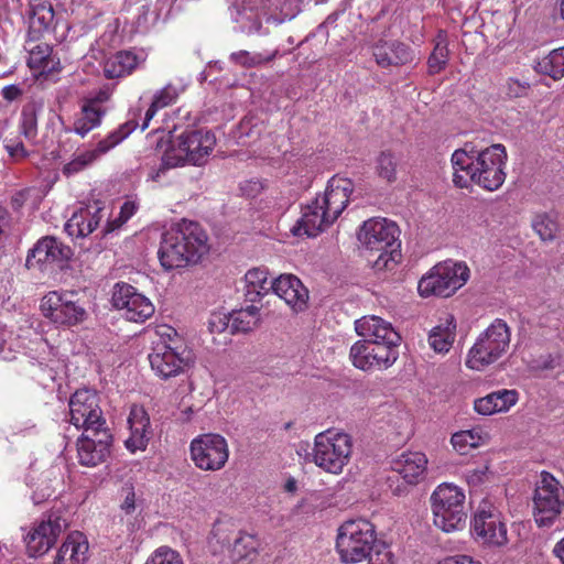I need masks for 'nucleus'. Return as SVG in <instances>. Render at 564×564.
<instances>
[{"mask_svg":"<svg viewBox=\"0 0 564 564\" xmlns=\"http://www.w3.org/2000/svg\"><path fill=\"white\" fill-rule=\"evenodd\" d=\"M487 471H488L487 466H480L477 468L466 469L465 478L470 486L476 487L484 482V480L487 477Z\"/></svg>","mask_w":564,"mask_h":564,"instance_id":"bf43d9fd","label":"nucleus"},{"mask_svg":"<svg viewBox=\"0 0 564 564\" xmlns=\"http://www.w3.org/2000/svg\"><path fill=\"white\" fill-rule=\"evenodd\" d=\"M140 63V57L131 51H120L109 57L104 66L107 78H118L129 75Z\"/></svg>","mask_w":564,"mask_h":564,"instance_id":"c9c22d12","label":"nucleus"},{"mask_svg":"<svg viewBox=\"0 0 564 564\" xmlns=\"http://www.w3.org/2000/svg\"><path fill=\"white\" fill-rule=\"evenodd\" d=\"M112 434L108 426L84 431L77 440L78 462L83 466L95 467L110 455Z\"/></svg>","mask_w":564,"mask_h":564,"instance_id":"aec40b11","label":"nucleus"},{"mask_svg":"<svg viewBox=\"0 0 564 564\" xmlns=\"http://www.w3.org/2000/svg\"><path fill=\"white\" fill-rule=\"evenodd\" d=\"M539 73L547 75L553 79L564 77V46L553 50L536 64Z\"/></svg>","mask_w":564,"mask_h":564,"instance_id":"a19ab883","label":"nucleus"},{"mask_svg":"<svg viewBox=\"0 0 564 564\" xmlns=\"http://www.w3.org/2000/svg\"><path fill=\"white\" fill-rule=\"evenodd\" d=\"M128 425L130 436L124 442L126 447L131 453L145 449L152 434L150 417L145 410L133 405L129 413Z\"/></svg>","mask_w":564,"mask_h":564,"instance_id":"cd10ccee","label":"nucleus"},{"mask_svg":"<svg viewBox=\"0 0 564 564\" xmlns=\"http://www.w3.org/2000/svg\"><path fill=\"white\" fill-rule=\"evenodd\" d=\"M564 509V487L550 473L542 471L533 494V517L538 527H551Z\"/></svg>","mask_w":564,"mask_h":564,"instance_id":"ddd939ff","label":"nucleus"},{"mask_svg":"<svg viewBox=\"0 0 564 564\" xmlns=\"http://www.w3.org/2000/svg\"><path fill=\"white\" fill-rule=\"evenodd\" d=\"M448 55L449 51L447 47L446 37L443 32H440L434 50L427 61L429 72L431 74H438L442 72L447 65Z\"/></svg>","mask_w":564,"mask_h":564,"instance_id":"a18cd8bd","label":"nucleus"},{"mask_svg":"<svg viewBox=\"0 0 564 564\" xmlns=\"http://www.w3.org/2000/svg\"><path fill=\"white\" fill-rule=\"evenodd\" d=\"M29 42L28 65L40 75H48L57 72L61 67L59 58L53 53V47L47 43L32 44Z\"/></svg>","mask_w":564,"mask_h":564,"instance_id":"7c9ffc66","label":"nucleus"},{"mask_svg":"<svg viewBox=\"0 0 564 564\" xmlns=\"http://www.w3.org/2000/svg\"><path fill=\"white\" fill-rule=\"evenodd\" d=\"M105 115L106 108L100 105L99 100L85 99L80 106L79 113L74 120L72 131L84 138L101 124Z\"/></svg>","mask_w":564,"mask_h":564,"instance_id":"2f4dec72","label":"nucleus"},{"mask_svg":"<svg viewBox=\"0 0 564 564\" xmlns=\"http://www.w3.org/2000/svg\"><path fill=\"white\" fill-rule=\"evenodd\" d=\"M518 400L516 390H498L475 401L474 409L482 415L508 411Z\"/></svg>","mask_w":564,"mask_h":564,"instance_id":"72a5a7b5","label":"nucleus"},{"mask_svg":"<svg viewBox=\"0 0 564 564\" xmlns=\"http://www.w3.org/2000/svg\"><path fill=\"white\" fill-rule=\"evenodd\" d=\"M161 334L167 339L162 338L153 346L149 361L156 376L169 379L183 373L189 367L193 362V352L174 328L165 327Z\"/></svg>","mask_w":564,"mask_h":564,"instance_id":"6e6552de","label":"nucleus"},{"mask_svg":"<svg viewBox=\"0 0 564 564\" xmlns=\"http://www.w3.org/2000/svg\"><path fill=\"white\" fill-rule=\"evenodd\" d=\"M191 458L202 470L216 471L221 469L229 458L226 438L219 434L207 433L195 437L189 446Z\"/></svg>","mask_w":564,"mask_h":564,"instance_id":"2eb2a0df","label":"nucleus"},{"mask_svg":"<svg viewBox=\"0 0 564 564\" xmlns=\"http://www.w3.org/2000/svg\"><path fill=\"white\" fill-rule=\"evenodd\" d=\"M372 356L371 340L368 338L356 341L349 352L352 365L361 370L377 369L376 361L371 358Z\"/></svg>","mask_w":564,"mask_h":564,"instance_id":"79ce46f5","label":"nucleus"},{"mask_svg":"<svg viewBox=\"0 0 564 564\" xmlns=\"http://www.w3.org/2000/svg\"><path fill=\"white\" fill-rule=\"evenodd\" d=\"M68 406L70 423L77 429H83V432L89 429L107 426L96 391L90 389L77 390L70 397Z\"/></svg>","mask_w":564,"mask_h":564,"instance_id":"f3484780","label":"nucleus"},{"mask_svg":"<svg viewBox=\"0 0 564 564\" xmlns=\"http://www.w3.org/2000/svg\"><path fill=\"white\" fill-rule=\"evenodd\" d=\"M454 318H447L445 324L433 327L429 334V344L437 354H446L453 346L456 334Z\"/></svg>","mask_w":564,"mask_h":564,"instance_id":"58836bf2","label":"nucleus"},{"mask_svg":"<svg viewBox=\"0 0 564 564\" xmlns=\"http://www.w3.org/2000/svg\"><path fill=\"white\" fill-rule=\"evenodd\" d=\"M208 546L214 555L220 556L223 564H239L256 556L259 541L228 522L217 521L212 529Z\"/></svg>","mask_w":564,"mask_h":564,"instance_id":"39448f33","label":"nucleus"},{"mask_svg":"<svg viewBox=\"0 0 564 564\" xmlns=\"http://www.w3.org/2000/svg\"><path fill=\"white\" fill-rule=\"evenodd\" d=\"M561 366L562 356L558 352L541 355L531 362V368L534 370H553Z\"/></svg>","mask_w":564,"mask_h":564,"instance_id":"4d7b16f0","label":"nucleus"},{"mask_svg":"<svg viewBox=\"0 0 564 564\" xmlns=\"http://www.w3.org/2000/svg\"><path fill=\"white\" fill-rule=\"evenodd\" d=\"M481 436L474 430L459 431L452 435L453 447L460 455H466L470 448L479 446Z\"/></svg>","mask_w":564,"mask_h":564,"instance_id":"de8ad7c7","label":"nucleus"},{"mask_svg":"<svg viewBox=\"0 0 564 564\" xmlns=\"http://www.w3.org/2000/svg\"><path fill=\"white\" fill-rule=\"evenodd\" d=\"M178 137L185 152L188 153V163L193 165L204 164L216 144L215 134L205 129L186 130Z\"/></svg>","mask_w":564,"mask_h":564,"instance_id":"b1692460","label":"nucleus"},{"mask_svg":"<svg viewBox=\"0 0 564 564\" xmlns=\"http://www.w3.org/2000/svg\"><path fill=\"white\" fill-rule=\"evenodd\" d=\"M88 541L79 532H70L59 547L54 564H84L88 558Z\"/></svg>","mask_w":564,"mask_h":564,"instance_id":"c756f323","label":"nucleus"},{"mask_svg":"<svg viewBox=\"0 0 564 564\" xmlns=\"http://www.w3.org/2000/svg\"><path fill=\"white\" fill-rule=\"evenodd\" d=\"M351 453V436L345 432L329 429L315 436L314 446L311 452H306V458L323 470L338 475L349 463Z\"/></svg>","mask_w":564,"mask_h":564,"instance_id":"423d86ee","label":"nucleus"},{"mask_svg":"<svg viewBox=\"0 0 564 564\" xmlns=\"http://www.w3.org/2000/svg\"><path fill=\"white\" fill-rule=\"evenodd\" d=\"M511 332L508 324L496 318L477 338L469 349L466 366L473 370H482L496 362L508 350Z\"/></svg>","mask_w":564,"mask_h":564,"instance_id":"9d476101","label":"nucleus"},{"mask_svg":"<svg viewBox=\"0 0 564 564\" xmlns=\"http://www.w3.org/2000/svg\"><path fill=\"white\" fill-rule=\"evenodd\" d=\"M532 227L543 241H552L558 231L557 223L549 215H538Z\"/></svg>","mask_w":564,"mask_h":564,"instance_id":"8fccbe9b","label":"nucleus"},{"mask_svg":"<svg viewBox=\"0 0 564 564\" xmlns=\"http://www.w3.org/2000/svg\"><path fill=\"white\" fill-rule=\"evenodd\" d=\"M144 564H184L182 556L169 546L156 549Z\"/></svg>","mask_w":564,"mask_h":564,"instance_id":"603ef678","label":"nucleus"},{"mask_svg":"<svg viewBox=\"0 0 564 564\" xmlns=\"http://www.w3.org/2000/svg\"><path fill=\"white\" fill-rule=\"evenodd\" d=\"M164 4V0H156L153 7H141L140 13L137 18V26L141 32H148L158 23L160 20V10L163 9Z\"/></svg>","mask_w":564,"mask_h":564,"instance_id":"09e8293b","label":"nucleus"},{"mask_svg":"<svg viewBox=\"0 0 564 564\" xmlns=\"http://www.w3.org/2000/svg\"><path fill=\"white\" fill-rule=\"evenodd\" d=\"M369 564H395V557L389 545L384 542L376 540V543L369 555H367Z\"/></svg>","mask_w":564,"mask_h":564,"instance_id":"864d4df0","label":"nucleus"},{"mask_svg":"<svg viewBox=\"0 0 564 564\" xmlns=\"http://www.w3.org/2000/svg\"><path fill=\"white\" fill-rule=\"evenodd\" d=\"M386 13L384 8L381 9L380 13L371 20V22L367 25V30L370 32V40L367 41V43H370L376 36L383 35L386 32L387 25L382 26V30H378L376 28L378 21L380 20L381 15Z\"/></svg>","mask_w":564,"mask_h":564,"instance_id":"69168bd1","label":"nucleus"},{"mask_svg":"<svg viewBox=\"0 0 564 564\" xmlns=\"http://www.w3.org/2000/svg\"><path fill=\"white\" fill-rule=\"evenodd\" d=\"M53 475V469L45 470L35 482L31 484L33 488L32 500L35 505L42 503L55 494L54 482H57V478H52Z\"/></svg>","mask_w":564,"mask_h":564,"instance_id":"37998d69","label":"nucleus"},{"mask_svg":"<svg viewBox=\"0 0 564 564\" xmlns=\"http://www.w3.org/2000/svg\"><path fill=\"white\" fill-rule=\"evenodd\" d=\"M246 296L250 302H256L267 295L273 289V281L269 280L267 269L253 268L245 275Z\"/></svg>","mask_w":564,"mask_h":564,"instance_id":"e433bc0d","label":"nucleus"},{"mask_svg":"<svg viewBox=\"0 0 564 564\" xmlns=\"http://www.w3.org/2000/svg\"><path fill=\"white\" fill-rule=\"evenodd\" d=\"M138 122L134 119H130L124 123L120 124L117 129L109 132L104 139H101L95 149L87 150L76 155L70 162L64 165L63 174L66 176L74 175L88 165L97 161L101 155L108 153L115 147L126 140L135 129Z\"/></svg>","mask_w":564,"mask_h":564,"instance_id":"a211bd4d","label":"nucleus"},{"mask_svg":"<svg viewBox=\"0 0 564 564\" xmlns=\"http://www.w3.org/2000/svg\"><path fill=\"white\" fill-rule=\"evenodd\" d=\"M112 304L123 311V316L134 323H143L154 313L153 303L128 283H116L112 292Z\"/></svg>","mask_w":564,"mask_h":564,"instance_id":"412c9836","label":"nucleus"},{"mask_svg":"<svg viewBox=\"0 0 564 564\" xmlns=\"http://www.w3.org/2000/svg\"><path fill=\"white\" fill-rule=\"evenodd\" d=\"M20 135H7L3 139V148L10 159L14 162H21L30 156L31 152L26 149L25 143L21 140Z\"/></svg>","mask_w":564,"mask_h":564,"instance_id":"3c124183","label":"nucleus"},{"mask_svg":"<svg viewBox=\"0 0 564 564\" xmlns=\"http://www.w3.org/2000/svg\"><path fill=\"white\" fill-rule=\"evenodd\" d=\"M272 291L295 312L303 311L306 306L308 291L293 274H281L274 279Z\"/></svg>","mask_w":564,"mask_h":564,"instance_id":"a878e982","label":"nucleus"},{"mask_svg":"<svg viewBox=\"0 0 564 564\" xmlns=\"http://www.w3.org/2000/svg\"><path fill=\"white\" fill-rule=\"evenodd\" d=\"M399 227L386 218H371L364 221L359 232V242L370 251L378 252L372 261L376 271L392 270L401 258Z\"/></svg>","mask_w":564,"mask_h":564,"instance_id":"20e7f679","label":"nucleus"},{"mask_svg":"<svg viewBox=\"0 0 564 564\" xmlns=\"http://www.w3.org/2000/svg\"><path fill=\"white\" fill-rule=\"evenodd\" d=\"M230 313L213 312L208 318V329L213 334H220L225 330L230 332Z\"/></svg>","mask_w":564,"mask_h":564,"instance_id":"6e6d98bb","label":"nucleus"},{"mask_svg":"<svg viewBox=\"0 0 564 564\" xmlns=\"http://www.w3.org/2000/svg\"><path fill=\"white\" fill-rule=\"evenodd\" d=\"M507 150L500 143L477 149L473 142H466L452 154L453 182L460 188L475 184L489 192L497 191L507 176Z\"/></svg>","mask_w":564,"mask_h":564,"instance_id":"f257e3e1","label":"nucleus"},{"mask_svg":"<svg viewBox=\"0 0 564 564\" xmlns=\"http://www.w3.org/2000/svg\"><path fill=\"white\" fill-rule=\"evenodd\" d=\"M260 321L259 308L249 305L230 312V334L247 333L256 328Z\"/></svg>","mask_w":564,"mask_h":564,"instance_id":"ea45409f","label":"nucleus"},{"mask_svg":"<svg viewBox=\"0 0 564 564\" xmlns=\"http://www.w3.org/2000/svg\"><path fill=\"white\" fill-rule=\"evenodd\" d=\"M54 10L48 3H37L30 8L28 23L29 37L31 41L37 40L44 32L51 30L54 22Z\"/></svg>","mask_w":564,"mask_h":564,"instance_id":"f704fd0d","label":"nucleus"},{"mask_svg":"<svg viewBox=\"0 0 564 564\" xmlns=\"http://www.w3.org/2000/svg\"><path fill=\"white\" fill-rule=\"evenodd\" d=\"M375 525L362 518L345 521L339 528L336 549L344 563H359L367 558L376 543Z\"/></svg>","mask_w":564,"mask_h":564,"instance_id":"9b49d317","label":"nucleus"},{"mask_svg":"<svg viewBox=\"0 0 564 564\" xmlns=\"http://www.w3.org/2000/svg\"><path fill=\"white\" fill-rule=\"evenodd\" d=\"M67 525L68 521L64 512L57 510L48 513L25 536L29 555L36 557L45 554Z\"/></svg>","mask_w":564,"mask_h":564,"instance_id":"6ab92c4d","label":"nucleus"},{"mask_svg":"<svg viewBox=\"0 0 564 564\" xmlns=\"http://www.w3.org/2000/svg\"><path fill=\"white\" fill-rule=\"evenodd\" d=\"M427 457L422 452L402 453L392 463V470L398 473L408 484H417L424 478L427 469Z\"/></svg>","mask_w":564,"mask_h":564,"instance_id":"c85d7f7f","label":"nucleus"},{"mask_svg":"<svg viewBox=\"0 0 564 564\" xmlns=\"http://www.w3.org/2000/svg\"><path fill=\"white\" fill-rule=\"evenodd\" d=\"M0 94L6 101L12 102L22 97L23 89L20 85L12 84L4 86Z\"/></svg>","mask_w":564,"mask_h":564,"instance_id":"052dcab7","label":"nucleus"},{"mask_svg":"<svg viewBox=\"0 0 564 564\" xmlns=\"http://www.w3.org/2000/svg\"><path fill=\"white\" fill-rule=\"evenodd\" d=\"M70 256L68 246L53 236H45L29 250L25 265L28 269L45 270L48 265L66 262Z\"/></svg>","mask_w":564,"mask_h":564,"instance_id":"4be33fe9","label":"nucleus"},{"mask_svg":"<svg viewBox=\"0 0 564 564\" xmlns=\"http://www.w3.org/2000/svg\"><path fill=\"white\" fill-rule=\"evenodd\" d=\"M105 217V208L97 202L74 212L65 224V231L70 237L85 238L94 232Z\"/></svg>","mask_w":564,"mask_h":564,"instance_id":"393cba45","label":"nucleus"},{"mask_svg":"<svg viewBox=\"0 0 564 564\" xmlns=\"http://www.w3.org/2000/svg\"><path fill=\"white\" fill-rule=\"evenodd\" d=\"M376 63L382 67L401 66L414 59L412 48L399 41L379 40L372 47Z\"/></svg>","mask_w":564,"mask_h":564,"instance_id":"bb28decb","label":"nucleus"},{"mask_svg":"<svg viewBox=\"0 0 564 564\" xmlns=\"http://www.w3.org/2000/svg\"><path fill=\"white\" fill-rule=\"evenodd\" d=\"M552 553L561 564H564V536L555 543Z\"/></svg>","mask_w":564,"mask_h":564,"instance_id":"338daca9","label":"nucleus"},{"mask_svg":"<svg viewBox=\"0 0 564 564\" xmlns=\"http://www.w3.org/2000/svg\"><path fill=\"white\" fill-rule=\"evenodd\" d=\"M43 316L54 324L76 325L86 317V311L69 292L52 291L43 296L40 305Z\"/></svg>","mask_w":564,"mask_h":564,"instance_id":"dca6fc26","label":"nucleus"},{"mask_svg":"<svg viewBox=\"0 0 564 564\" xmlns=\"http://www.w3.org/2000/svg\"><path fill=\"white\" fill-rule=\"evenodd\" d=\"M123 490L126 491V497L123 499V502L121 503V509L127 514H130L135 510V494L131 486L123 488Z\"/></svg>","mask_w":564,"mask_h":564,"instance_id":"0e129e2a","label":"nucleus"},{"mask_svg":"<svg viewBox=\"0 0 564 564\" xmlns=\"http://www.w3.org/2000/svg\"><path fill=\"white\" fill-rule=\"evenodd\" d=\"M155 153L160 158V163L151 167L148 176L151 181L159 182L169 170L187 164L188 159L180 137L171 139L161 133L155 137Z\"/></svg>","mask_w":564,"mask_h":564,"instance_id":"5701e85b","label":"nucleus"},{"mask_svg":"<svg viewBox=\"0 0 564 564\" xmlns=\"http://www.w3.org/2000/svg\"><path fill=\"white\" fill-rule=\"evenodd\" d=\"M469 279V269L464 262L446 260L434 265L421 278L417 291L421 296L447 297L460 289Z\"/></svg>","mask_w":564,"mask_h":564,"instance_id":"f8f14e48","label":"nucleus"},{"mask_svg":"<svg viewBox=\"0 0 564 564\" xmlns=\"http://www.w3.org/2000/svg\"><path fill=\"white\" fill-rule=\"evenodd\" d=\"M354 184L349 178L333 176L325 192L302 209V217L293 228L294 235L315 237L329 227L347 207Z\"/></svg>","mask_w":564,"mask_h":564,"instance_id":"7ed1b4c3","label":"nucleus"},{"mask_svg":"<svg viewBox=\"0 0 564 564\" xmlns=\"http://www.w3.org/2000/svg\"><path fill=\"white\" fill-rule=\"evenodd\" d=\"M355 329L360 337L371 340V358L377 369H387L397 361L401 337L391 323L376 315L364 316L355 322Z\"/></svg>","mask_w":564,"mask_h":564,"instance_id":"0eeeda50","label":"nucleus"},{"mask_svg":"<svg viewBox=\"0 0 564 564\" xmlns=\"http://www.w3.org/2000/svg\"><path fill=\"white\" fill-rule=\"evenodd\" d=\"M31 188H23L15 192L10 199V205L13 210H20L30 197Z\"/></svg>","mask_w":564,"mask_h":564,"instance_id":"680f3d73","label":"nucleus"},{"mask_svg":"<svg viewBox=\"0 0 564 564\" xmlns=\"http://www.w3.org/2000/svg\"><path fill=\"white\" fill-rule=\"evenodd\" d=\"M471 532L477 541L490 547H502L508 543L502 514L488 499L480 501L471 521Z\"/></svg>","mask_w":564,"mask_h":564,"instance_id":"4468645a","label":"nucleus"},{"mask_svg":"<svg viewBox=\"0 0 564 564\" xmlns=\"http://www.w3.org/2000/svg\"><path fill=\"white\" fill-rule=\"evenodd\" d=\"M183 91L184 86H175L171 83L158 90L153 96L150 107L145 111L141 130H145L148 128L149 122L155 116L158 110L173 105Z\"/></svg>","mask_w":564,"mask_h":564,"instance_id":"4c0bfd02","label":"nucleus"},{"mask_svg":"<svg viewBox=\"0 0 564 564\" xmlns=\"http://www.w3.org/2000/svg\"><path fill=\"white\" fill-rule=\"evenodd\" d=\"M530 84L527 80L510 77L503 85V91L510 99L521 98L528 95Z\"/></svg>","mask_w":564,"mask_h":564,"instance_id":"5fc2aeb1","label":"nucleus"},{"mask_svg":"<svg viewBox=\"0 0 564 564\" xmlns=\"http://www.w3.org/2000/svg\"><path fill=\"white\" fill-rule=\"evenodd\" d=\"M279 54L278 50H274L272 53L263 54V53H251L248 51H238L230 54L229 59L240 66L243 67H254L258 65H262L264 63H269L275 58Z\"/></svg>","mask_w":564,"mask_h":564,"instance_id":"49530a36","label":"nucleus"},{"mask_svg":"<svg viewBox=\"0 0 564 564\" xmlns=\"http://www.w3.org/2000/svg\"><path fill=\"white\" fill-rule=\"evenodd\" d=\"M108 94L106 91H100L97 96L93 98H88L87 100H99L100 105L104 106V102L108 100Z\"/></svg>","mask_w":564,"mask_h":564,"instance_id":"774afa93","label":"nucleus"},{"mask_svg":"<svg viewBox=\"0 0 564 564\" xmlns=\"http://www.w3.org/2000/svg\"><path fill=\"white\" fill-rule=\"evenodd\" d=\"M44 110V102L41 99L28 101L21 110L19 119V133L30 145L37 143L39 117Z\"/></svg>","mask_w":564,"mask_h":564,"instance_id":"473e14b6","label":"nucleus"},{"mask_svg":"<svg viewBox=\"0 0 564 564\" xmlns=\"http://www.w3.org/2000/svg\"><path fill=\"white\" fill-rule=\"evenodd\" d=\"M430 500L435 527L446 533L465 528V492L460 487L443 482L434 489Z\"/></svg>","mask_w":564,"mask_h":564,"instance_id":"1a4fd4ad","label":"nucleus"},{"mask_svg":"<svg viewBox=\"0 0 564 564\" xmlns=\"http://www.w3.org/2000/svg\"><path fill=\"white\" fill-rule=\"evenodd\" d=\"M437 564H481V562L469 555L456 554L443 558Z\"/></svg>","mask_w":564,"mask_h":564,"instance_id":"e2e57ef3","label":"nucleus"},{"mask_svg":"<svg viewBox=\"0 0 564 564\" xmlns=\"http://www.w3.org/2000/svg\"><path fill=\"white\" fill-rule=\"evenodd\" d=\"M137 212V205L134 202L127 200L122 204L120 208V214L117 219H115L112 223H108L106 225V228L104 230L105 234H108L116 228H119L122 224H124L128 219H130L134 213Z\"/></svg>","mask_w":564,"mask_h":564,"instance_id":"13d9d810","label":"nucleus"},{"mask_svg":"<svg viewBox=\"0 0 564 564\" xmlns=\"http://www.w3.org/2000/svg\"><path fill=\"white\" fill-rule=\"evenodd\" d=\"M399 165V158L390 150H384L379 153L376 159L375 170L379 177L394 182L397 180V169Z\"/></svg>","mask_w":564,"mask_h":564,"instance_id":"c03bdc74","label":"nucleus"},{"mask_svg":"<svg viewBox=\"0 0 564 564\" xmlns=\"http://www.w3.org/2000/svg\"><path fill=\"white\" fill-rule=\"evenodd\" d=\"M207 235L196 221L182 219L162 234L158 257L165 271L196 264L208 251Z\"/></svg>","mask_w":564,"mask_h":564,"instance_id":"f03ea898","label":"nucleus"}]
</instances>
